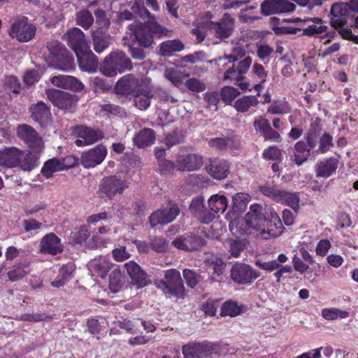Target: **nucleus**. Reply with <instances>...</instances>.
I'll use <instances>...</instances> for the list:
<instances>
[{
  "mask_svg": "<svg viewBox=\"0 0 358 358\" xmlns=\"http://www.w3.org/2000/svg\"><path fill=\"white\" fill-rule=\"evenodd\" d=\"M101 111L106 112L108 117H122L126 115V112L124 108L111 104L101 105Z\"/></svg>",
  "mask_w": 358,
  "mask_h": 358,
  "instance_id": "58",
  "label": "nucleus"
},
{
  "mask_svg": "<svg viewBox=\"0 0 358 358\" xmlns=\"http://www.w3.org/2000/svg\"><path fill=\"white\" fill-rule=\"evenodd\" d=\"M21 150L15 148H4L0 150V159L2 166L7 168L17 167L20 157Z\"/></svg>",
  "mask_w": 358,
  "mask_h": 358,
  "instance_id": "33",
  "label": "nucleus"
},
{
  "mask_svg": "<svg viewBox=\"0 0 358 358\" xmlns=\"http://www.w3.org/2000/svg\"><path fill=\"white\" fill-rule=\"evenodd\" d=\"M189 210L203 223L208 224L213 220V213H209L205 207L202 196H196L192 200Z\"/></svg>",
  "mask_w": 358,
  "mask_h": 358,
  "instance_id": "25",
  "label": "nucleus"
},
{
  "mask_svg": "<svg viewBox=\"0 0 358 358\" xmlns=\"http://www.w3.org/2000/svg\"><path fill=\"white\" fill-rule=\"evenodd\" d=\"M115 95L119 98H122L121 102H124L128 95L132 94L135 96L134 103L141 110L147 109L150 105V98L153 96L152 91H142L140 94H134L136 91H114Z\"/></svg>",
  "mask_w": 358,
  "mask_h": 358,
  "instance_id": "28",
  "label": "nucleus"
},
{
  "mask_svg": "<svg viewBox=\"0 0 358 358\" xmlns=\"http://www.w3.org/2000/svg\"><path fill=\"white\" fill-rule=\"evenodd\" d=\"M30 272L29 266L26 264L18 263L13 266L8 271V277L12 282L23 278Z\"/></svg>",
  "mask_w": 358,
  "mask_h": 358,
  "instance_id": "47",
  "label": "nucleus"
},
{
  "mask_svg": "<svg viewBox=\"0 0 358 358\" xmlns=\"http://www.w3.org/2000/svg\"><path fill=\"white\" fill-rule=\"evenodd\" d=\"M114 90H151V79L143 76L138 78L134 74H127L117 80Z\"/></svg>",
  "mask_w": 358,
  "mask_h": 358,
  "instance_id": "12",
  "label": "nucleus"
},
{
  "mask_svg": "<svg viewBox=\"0 0 358 358\" xmlns=\"http://www.w3.org/2000/svg\"><path fill=\"white\" fill-rule=\"evenodd\" d=\"M130 39H131L130 38ZM131 44L129 45V51L134 59L143 60L145 57V52L143 46L140 45L136 41L131 40Z\"/></svg>",
  "mask_w": 358,
  "mask_h": 358,
  "instance_id": "60",
  "label": "nucleus"
},
{
  "mask_svg": "<svg viewBox=\"0 0 358 358\" xmlns=\"http://www.w3.org/2000/svg\"><path fill=\"white\" fill-rule=\"evenodd\" d=\"M113 264L107 257L101 256L94 259L89 264V270L92 275L104 278L112 268Z\"/></svg>",
  "mask_w": 358,
  "mask_h": 358,
  "instance_id": "30",
  "label": "nucleus"
},
{
  "mask_svg": "<svg viewBox=\"0 0 358 358\" xmlns=\"http://www.w3.org/2000/svg\"><path fill=\"white\" fill-rule=\"evenodd\" d=\"M140 15L147 18L144 23L134 22L128 26L129 38L132 41H136L143 47H150L154 43L155 37L170 36L171 31L159 24L147 8H143Z\"/></svg>",
  "mask_w": 358,
  "mask_h": 358,
  "instance_id": "1",
  "label": "nucleus"
},
{
  "mask_svg": "<svg viewBox=\"0 0 358 358\" xmlns=\"http://www.w3.org/2000/svg\"><path fill=\"white\" fill-rule=\"evenodd\" d=\"M29 111L32 119L41 127H46L50 122V108L43 101H38L30 106Z\"/></svg>",
  "mask_w": 358,
  "mask_h": 358,
  "instance_id": "26",
  "label": "nucleus"
},
{
  "mask_svg": "<svg viewBox=\"0 0 358 358\" xmlns=\"http://www.w3.org/2000/svg\"><path fill=\"white\" fill-rule=\"evenodd\" d=\"M47 96L55 106L61 109H66L77 101L74 95L65 91H47Z\"/></svg>",
  "mask_w": 358,
  "mask_h": 358,
  "instance_id": "24",
  "label": "nucleus"
},
{
  "mask_svg": "<svg viewBox=\"0 0 358 358\" xmlns=\"http://www.w3.org/2000/svg\"><path fill=\"white\" fill-rule=\"evenodd\" d=\"M68 45L76 53L89 47L84 33L77 27L69 29L63 36Z\"/></svg>",
  "mask_w": 358,
  "mask_h": 358,
  "instance_id": "19",
  "label": "nucleus"
},
{
  "mask_svg": "<svg viewBox=\"0 0 358 358\" xmlns=\"http://www.w3.org/2000/svg\"><path fill=\"white\" fill-rule=\"evenodd\" d=\"M310 155V150L307 148L306 144L303 141H298L294 148H293V155H292V158L293 161L297 164L300 166L303 164Z\"/></svg>",
  "mask_w": 358,
  "mask_h": 358,
  "instance_id": "40",
  "label": "nucleus"
},
{
  "mask_svg": "<svg viewBox=\"0 0 358 358\" xmlns=\"http://www.w3.org/2000/svg\"><path fill=\"white\" fill-rule=\"evenodd\" d=\"M209 213H213V219L217 214L223 213L228 206L227 198L224 195L215 194L208 199Z\"/></svg>",
  "mask_w": 358,
  "mask_h": 358,
  "instance_id": "41",
  "label": "nucleus"
},
{
  "mask_svg": "<svg viewBox=\"0 0 358 358\" xmlns=\"http://www.w3.org/2000/svg\"><path fill=\"white\" fill-rule=\"evenodd\" d=\"M111 240L109 238H104L99 234H93L92 237L87 241V245L89 248H106L110 243Z\"/></svg>",
  "mask_w": 358,
  "mask_h": 358,
  "instance_id": "55",
  "label": "nucleus"
},
{
  "mask_svg": "<svg viewBox=\"0 0 358 358\" xmlns=\"http://www.w3.org/2000/svg\"><path fill=\"white\" fill-rule=\"evenodd\" d=\"M182 276L186 281L187 286L190 288H194L201 280L200 275L188 268L183 270Z\"/></svg>",
  "mask_w": 358,
  "mask_h": 358,
  "instance_id": "57",
  "label": "nucleus"
},
{
  "mask_svg": "<svg viewBox=\"0 0 358 358\" xmlns=\"http://www.w3.org/2000/svg\"><path fill=\"white\" fill-rule=\"evenodd\" d=\"M79 67L83 71L94 72L98 67V58L87 47L86 50H82L76 53Z\"/></svg>",
  "mask_w": 358,
  "mask_h": 358,
  "instance_id": "21",
  "label": "nucleus"
},
{
  "mask_svg": "<svg viewBox=\"0 0 358 358\" xmlns=\"http://www.w3.org/2000/svg\"><path fill=\"white\" fill-rule=\"evenodd\" d=\"M259 276V271L246 264L236 263L231 268L232 280L239 285H250Z\"/></svg>",
  "mask_w": 358,
  "mask_h": 358,
  "instance_id": "9",
  "label": "nucleus"
},
{
  "mask_svg": "<svg viewBox=\"0 0 358 358\" xmlns=\"http://www.w3.org/2000/svg\"><path fill=\"white\" fill-rule=\"evenodd\" d=\"M351 11L348 3H336L331 6V24L336 29H341L348 22Z\"/></svg>",
  "mask_w": 358,
  "mask_h": 358,
  "instance_id": "17",
  "label": "nucleus"
},
{
  "mask_svg": "<svg viewBox=\"0 0 358 358\" xmlns=\"http://www.w3.org/2000/svg\"><path fill=\"white\" fill-rule=\"evenodd\" d=\"M18 161L17 167L20 168L24 171L29 172L38 166V158L31 152H26L21 150Z\"/></svg>",
  "mask_w": 358,
  "mask_h": 358,
  "instance_id": "42",
  "label": "nucleus"
},
{
  "mask_svg": "<svg viewBox=\"0 0 358 358\" xmlns=\"http://www.w3.org/2000/svg\"><path fill=\"white\" fill-rule=\"evenodd\" d=\"M108 151L102 144L83 152L80 159L81 164L87 169L94 168L100 164L106 158Z\"/></svg>",
  "mask_w": 358,
  "mask_h": 358,
  "instance_id": "15",
  "label": "nucleus"
},
{
  "mask_svg": "<svg viewBox=\"0 0 358 358\" xmlns=\"http://www.w3.org/2000/svg\"><path fill=\"white\" fill-rule=\"evenodd\" d=\"M229 227L231 232L236 236L246 234L250 229L245 217L234 218L229 222Z\"/></svg>",
  "mask_w": 358,
  "mask_h": 358,
  "instance_id": "45",
  "label": "nucleus"
},
{
  "mask_svg": "<svg viewBox=\"0 0 358 358\" xmlns=\"http://www.w3.org/2000/svg\"><path fill=\"white\" fill-rule=\"evenodd\" d=\"M161 55L170 57L176 52H180L185 48L184 44L179 39L168 40L160 44Z\"/></svg>",
  "mask_w": 358,
  "mask_h": 358,
  "instance_id": "43",
  "label": "nucleus"
},
{
  "mask_svg": "<svg viewBox=\"0 0 358 358\" xmlns=\"http://www.w3.org/2000/svg\"><path fill=\"white\" fill-rule=\"evenodd\" d=\"M256 130L259 131L266 140L278 142L280 140V135L278 131H275L270 125L268 120L259 118L254 122Z\"/></svg>",
  "mask_w": 358,
  "mask_h": 358,
  "instance_id": "34",
  "label": "nucleus"
},
{
  "mask_svg": "<svg viewBox=\"0 0 358 358\" xmlns=\"http://www.w3.org/2000/svg\"><path fill=\"white\" fill-rule=\"evenodd\" d=\"M256 55L264 64H268L274 54V49L266 41H260L256 43Z\"/></svg>",
  "mask_w": 358,
  "mask_h": 358,
  "instance_id": "44",
  "label": "nucleus"
},
{
  "mask_svg": "<svg viewBox=\"0 0 358 358\" xmlns=\"http://www.w3.org/2000/svg\"><path fill=\"white\" fill-rule=\"evenodd\" d=\"M76 134L78 139L75 141V144L78 147L92 145L103 138V134L101 131L85 126L78 127Z\"/></svg>",
  "mask_w": 358,
  "mask_h": 358,
  "instance_id": "16",
  "label": "nucleus"
},
{
  "mask_svg": "<svg viewBox=\"0 0 358 358\" xmlns=\"http://www.w3.org/2000/svg\"><path fill=\"white\" fill-rule=\"evenodd\" d=\"M278 0H265L261 4V13L264 15L278 13Z\"/></svg>",
  "mask_w": 358,
  "mask_h": 358,
  "instance_id": "59",
  "label": "nucleus"
},
{
  "mask_svg": "<svg viewBox=\"0 0 358 358\" xmlns=\"http://www.w3.org/2000/svg\"><path fill=\"white\" fill-rule=\"evenodd\" d=\"M250 199V196L247 193L241 192L236 194L232 199L234 210L238 212L243 211L245 209Z\"/></svg>",
  "mask_w": 358,
  "mask_h": 358,
  "instance_id": "54",
  "label": "nucleus"
},
{
  "mask_svg": "<svg viewBox=\"0 0 358 358\" xmlns=\"http://www.w3.org/2000/svg\"><path fill=\"white\" fill-rule=\"evenodd\" d=\"M266 210L259 204H252L249 212L245 215L246 220L251 229L259 231L264 234L265 226L268 217H266Z\"/></svg>",
  "mask_w": 358,
  "mask_h": 358,
  "instance_id": "13",
  "label": "nucleus"
},
{
  "mask_svg": "<svg viewBox=\"0 0 358 358\" xmlns=\"http://www.w3.org/2000/svg\"><path fill=\"white\" fill-rule=\"evenodd\" d=\"M240 313V307L234 301H226L221 308V315L222 316L235 317Z\"/></svg>",
  "mask_w": 358,
  "mask_h": 358,
  "instance_id": "56",
  "label": "nucleus"
},
{
  "mask_svg": "<svg viewBox=\"0 0 358 358\" xmlns=\"http://www.w3.org/2000/svg\"><path fill=\"white\" fill-rule=\"evenodd\" d=\"M36 27L29 22L26 16H17L13 19L9 29L8 35L20 43H27L34 38Z\"/></svg>",
  "mask_w": 358,
  "mask_h": 358,
  "instance_id": "5",
  "label": "nucleus"
},
{
  "mask_svg": "<svg viewBox=\"0 0 358 358\" xmlns=\"http://www.w3.org/2000/svg\"><path fill=\"white\" fill-rule=\"evenodd\" d=\"M252 59L251 57H245L243 59L239 61L237 64H233L224 73L223 80L227 82L234 83L238 86L240 90H249V84L245 80V75L249 71Z\"/></svg>",
  "mask_w": 358,
  "mask_h": 358,
  "instance_id": "6",
  "label": "nucleus"
},
{
  "mask_svg": "<svg viewBox=\"0 0 358 358\" xmlns=\"http://www.w3.org/2000/svg\"><path fill=\"white\" fill-rule=\"evenodd\" d=\"M124 268L133 283L140 287H143L148 284L149 279L148 275L136 262L129 261L124 264Z\"/></svg>",
  "mask_w": 358,
  "mask_h": 358,
  "instance_id": "27",
  "label": "nucleus"
},
{
  "mask_svg": "<svg viewBox=\"0 0 358 358\" xmlns=\"http://www.w3.org/2000/svg\"><path fill=\"white\" fill-rule=\"evenodd\" d=\"M215 352L213 344L207 341L191 343L182 347L184 358H206Z\"/></svg>",
  "mask_w": 358,
  "mask_h": 358,
  "instance_id": "11",
  "label": "nucleus"
},
{
  "mask_svg": "<svg viewBox=\"0 0 358 358\" xmlns=\"http://www.w3.org/2000/svg\"><path fill=\"white\" fill-rule=\"evenodd\" d=\"M39 251L43 254L56 255L63 251L61 239L53 233L44 236L39 243Z\"/></svg>",
  "mask_w": 358,
  "mask_h": 358,
  "instance_id": "20",
  "label": "nucleus"
},
{
  "mask_svg": "<svg viewBox=\"0 0 358 358\" xmlns=\"http://www.w3.org/2000/svg\"><path fill=\"white\" fill-rule=\"evenodd\" d=\"M92 43L94 50L101 53L103 52L110 45V36L99 28L92 32Z\"/></svg>",
  "mask_w": 358,
  "mask_h": 358,
  "instance_id": "38",
  "label": "nucleus"
},
{
  "mask_svg": "<svg viewBox=\"0 0 358 358\" xmlns=\"http://www.w3.org/2000/svg\"><path fill=\"white\" fill-rule=\"evenodd\" d=\"M321 131L320 120L317 117L315 121L311 123L310 127L306 136V144L310 150L315 149L318 146L321 136Z\"/></svg>",
  "mask_w": 358,
  "mask_h": 358,
  "instance_id": "37",
  "label": "nucleus"
},
{
  "mask_svg": "<svg viewBox=\"0 0 358 358\" xmlns=\"http://www.w3.org/2000/svg\"><path fill=\"white\" fill-rule=\"evenodd\" d=\"M135 145L143 148L152 145L155 141V133L153 129L145 128L141 130L134 138Z\"/></svg>",
  "mask_w": 358,
  "mask_h": 358,
  "instance_id": "39",
  "label": "nucleus"
},
{
  "mask_svg": "<svg viewBox=\"0 0 358 358\" xmlns=\"http://www.w3.org/2000/svg\"><path fill=\"white\" fill-rule=\"evenodd\" d=\"M283 229V226L278 214L273 210H270V216L268 217L265 226V234L269 237L279 236Z\"/></svg>",
  "mask_w": 358,
  "mask_h": 358,
  "instance_id": "35",
  "label": "nucleus"
},
{
  "mask_svg": "<svg viewBox=\"0 0 358 358\" xmlns=\"http://www.w3.org/2000/svg\"><path fill=\"white\" fill-rule=\"evenodd\" d=\"M51 83L57 87L63 90H83L84 85L76 78L71 76H55L51 78Z\"/></svg>",
  "mask_w": 358,
  "mask_h": 358,
  "instance_id": "32",
  "label": "nucleus"
},
{
  "mask_svg": "<svg viewBox=\"0 0 358 358\" xmlns=\"http://www.w3.org/2000/svg\"><path fill=\"white\" fill-rule=\"evenodd\" d=\"M61 171H62V169L59 158H52L44 163L41 173L46 178H50L52 177L54 173Z\"/></svg>",
  "mask_w": 358,
  "mask_h": 358,
  "instance_id": "49",
  "label": "nucleus"
},
{
  "mask_svg": "<svg viewBox=\"0 0 358 358\" xmlns=\"http://www.w3.org/2000/svg\"><path fill=\"white\" fill-rule=\"evenodd\" d=\"M46 48L55 68L62 71H70L73 69L74 59L61 42L51 40L47 42Z\"/></svg>",
  "mask_w": 358,
  "mask_h": 358,
  "instance_id": "4",
  "label": "nucleus"
},
{
  "mask_svg": "<svg viewBox=\"0 0 358 358\" xmlns=\"http://www.w3.org/2000/svg\"><path fill=\"white\" fill-rule=\"evenodd\" d=\"M155 286L169 298L182 299L185 297V286L180 273L171 268L164 271V279L155 282Z\"/></svg>",
  "mask_w": 358,
  "mask_h": 358,
  "instance_id": "2",
  "label": "nucleus"
},
{
  "mask_svg": "<svg viewBox=\"0 0 358 358\" xmlns=\"http://www.w3.org/2000/svg\"><path fill=\"white\" fill-rule=\"evenodd\" d=\"M76 21L78 26L87 30L92 25L94 17L88 10L83 9L77 13Z\"/></svg>",
  "mask_w": 358,
  "mask_h": 358,
  "instance_id": "52",
  "label": "nucleus"
},
{
  "mask_svg": "<svg viewBox=\"0 0 358 358\" xmlns=\"http://www.w3.org/2000/svg\"><path fill=\"white\" fill-rule=\"evenodd\" d=\"M229 163L224 160H213L207 167L208 173L214 178L222 180L229 174Z\"/></svg>",
  "mask_w": 358,
  "mask_h": 358,
  "instance_id": "36",
  "label": "nucleus"
},
{
  "mask_svg": "<svg viewBox=\"0 0 358 358\" xmlns=\"http://www.w3.org/2000/svg\"><path fill=\"white\" fill-rule=\"evenodd\" d=\"M128 188L126 180L116 176L103 178L99 183V192L108 199H113L117 194H122Z\"/></svg>",
  "mask_w": 358,
  "mask_h": 358,
  "instance_id": "10",
  "label": "nucleus"
},
{
  "mask_svg": "<svg viewBox=\"0 0 358 358\" xmlns=\"http://www.w3.org/2000/svg\"><path fill=\"white\" fill-rule=\"evenodd\" d=\"M113 259L117 262H123L131 257V254L126 250V247L119 245L115 248L112 251Z\"/></svg>",
  "mask_w": 358,
  "mask_h": 358,
  "instance_id": "64",
  "label": "nucleus"
},
{
  "mask_svg": "<svg viewBox=\"0 0 358 358\" xmlns=\"http://www.w3.org/2000/svg\"><path fill=\"white\" fill-rule=\"evenodd\" d=\"M261 192L266 196L281 204L291 207L295 213L299 209V196L296 192L278 189L275 186H264Z\"/></svg>",
  "mask_w": 358,
  "mask_h": 358,
  "instance_id": "8",
  "label": "nucleus"
},
{
  "mask_svg": "<svg viewBox=\"0 0 358 358\" xmlns=\"http://www.w3.org/2000/svg\"><path fill=\"white\" fill-rule=\"evenodd\" d=\"M251 73L257 79V83L255 84L252 90H262L264 87L263 85L266 82L268 76V72L265 70L262 64L255 63Z\"/></svg>",
  "mask_w": 358,
  "mask_h": 358,
  "instance_id": "46",
  "label": "nucleus"
},
{
  "mask_svg": "<svg viewBox=\"0 0 358 358\" xmlns=\"http://www.w3.org/2000/svg\"><path fill=\"white\" fill-rule=\"evenodd\" d=\"M349 315V312L336 308H324L322 310V316L327 320H334L337 318L345 319Z\"/></svg>",
  "mask_w": 358,
  "mask_h": 358,
  "instance_id": "53",
  "label": "nucleus"
},
{
  "mask_svg": "<svg viewBox=\"0 0 358 358\" xmlns=\"http://www.w3.org/2000/svg\"><path fill=\"white\" fill-rule=\"evenodd\" d=\"M203 165V158L196 154L178 155L176 160V167L182 171H194Z\"/></svg>",
  "mask_w": 358,
  "mask_h": 358,
  "instance_id": "18",
  "label": "nucleus"
},
{
  "mask_svg": "<svg viewBox=\"0 0 358 358\" xmlns=\"http://www.w3.org/2000/svg\"><path fill=\"white\" fill-rule=\"evenodd\" d=\"M334 146L333 136L327 132H324L320 138L318 147L315 152L322 155L325 154L331 150Z\"/></svg>",
  "mask_w": 358,
  "mask_h": 358,
  "instance_id": "50",
  "label": "nucleus"
},
{
  "mask_svg": "<svg viewBox=\"0 0 358 358\" xmlns=\"http://www.w3.org/2000/svg\"><path fill=\"white\" fill-rule=\"evenodd\" d=\"M205 27L216 39L225 41L233 35L235 19L230 14L225 13L218 21H207Z\"/></svg>",
  "mask_w": 358,
  "mask_h": 358,
  "instance_id": "7",
  "label": "nucleus"
},
{
  "mask_svg": "<svg viewBox=\"0 0 358 358\" xmlns=\"http://www.w3.org/2000/svg\"><path fill=\"white\" fill-rule=\"evenodd\" d=\"M124 275L119 268H115L110 274L109 282L110 287H121L124 285Z\"/></svg>",
  "mask_w": 358,
  "mask_h": 358,
  "instance_id": "61",
  "label": "nucleus"
},
{
  "mask_svg": "<svg viewBox=\"0 0 358 358\" xmlns=\"http://www.w3.org/2000/svg\"><path fill=\"white\" fill-rule=\"evenodd\" d=\"M338 163V159L333 157L318 162L315 167L316 176L324 178L331 177L336 173Z\"/></svg>",
  "mask_w": 358,
  "mask_h": 358,
  "instance_id": "29",
  "label": "nucleus"
},
{
  "mask_svg": "<svg viewBox=\"0 0 358 358\" xmlns=\"http://www.w3.org/2000/svg\"><path fill=\"white\" fill-rule=\"evenodd\" d=\"M132 69L131 59L123 51H113L105 57L99 70L106 76L113 77Z\"/></svg>",
  "mask_w": 358,
  "mask_h": 358,
  "instance_id": "3",
  "label": "nucleus"
},
{
  "mask_svg": "<svg viewBox=\"0 0 358 358\" xmlns=\"http://www.w3.org/2000/svg\"><path fill=\"white\" fill-rule=\"evenodd\" d=\"M179 213L178 206L175 203H169L167 207L159 209L150 215V224L152 227L158 224H167L173 221Z\"/></svg>",
  "mask_w": 358,
  "mask_h": 358,
  "instance_id": "14",
  "label": "nucleus"
},
{
  "mask_svg": "<svg viewBox=\"0 0 358 358\" xmlns=\"http://www.w3.org/2000/svg\"><path fill=\"white\" fill-rule=\"evenodd\" d=\"M272 114H285L290 112L288 103L285 101H275L268 109Z\"/></svg>",
  "mask_w": 358,
  "mask_h": 358,
  "instance_id": "62",
  "label": "nucleus"
},
{
  "mask_svg": "<svg viewBox=\"0 0 358 358\" xmlns=\"http://www.w3.org/2000/svg\"><path fill=\"white\" fill-rule=\"evenodd\" d=\"M17 134L18 137L26 142L29 147H38L42 143L41 138L36 130L28 124L18 126Z\"/></svg>",
  "mask_w": 358,
  "mask_h": 358,
  "instance_id": "31",
  "label": "nucleus"
},
{
  "mask_svg": "<svg viewBox=\"0 0 358 358\" xmlns=\"http://www.w3.org/2000/svg\"><path fill=\"white\" fill-rule=\"evenodd\" d=\"M206 241L199 236L187 235L177 237L172 244L178 249L182 250H194L205 245Z\"/></svg>",
  "mask_w": 358,
  "mask_h": 358,
  "instance_id": "23",
  "label": "nucleus"
},
{
  "mask_svg": "<svg viewBox=\"0 0 358 358\" xmlns=\"http://www.w3.org/2000/svg\"><path fill=\"white\" fill-rule=\"evenodd\" d=\"M151 248L157 252H164L168 249L169 244L162 237H154L150 241Z\"/></svg>",
  "mask_w": 358,
  "mask_h": 358,
  "instance_id": "63",
  "label": "nucleus"
},
{
  "mask_svg": "<svg viewBox=\"0 0 358 358\" xmlns=\"http://www.w3.org/2000/svg\"><path fill=\"white\" fill-rule=\"evenodd\" d=\"M90 236V232L85 226H81L79 228L75 229L69 236V243L71 245H82L86 242Z\"/></svg>",
  "mask_w": 358,
  "mask_h": 358,
  "instance_id": "48",
  "label": "nucleus"
},
{
  "mask_svg": "<svg viewBox=\"0 0 358 358\" xmlns=\"http://www.w3.org/2000/svg\"><path fill=\"white\" fill-rule=\"evenodd\" d=\"M280 19L277 17H272L271 18V24L272 30L276 35L285 34H296L298 31H301L300 28L291 27H279Z\"/></svg>",
  "mask_w": 358,
  "mask_h": 358,
  "instance_id": "51",
  "label": "nucleus"
},
{
  "mask_svg": "<svg viewBox=\"0 0 358 358\" xmlns=\"http://www.w3.org/2000/svg\"><path fill=\"white\" fill-rule=\"evenodd\" d=\"M258 92L257 96L261 97L259 101L255 96H245L236 100L234 107L237 111L244 113L248 111L251 107L256 106L259 102L265 103L271 101V95L268 91H266L262 95H261L260 91Z\"/></svg>",
  "mask_w": 358,
  "mask_h": 358,
  "instance_id": "22",
  "label": "nucleus"
}]
</instances>
